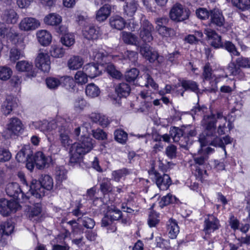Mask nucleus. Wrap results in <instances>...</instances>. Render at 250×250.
<instances>
[{
	"label": "nucleus",
	"instance_id": "f257e3e1",
	"mask_svg": "<svg viewBox=\"0 0 250 250\" xmlns=\"http://www.w3.org/2000/svg\"><path fill=\"white\" fill-rule=\"evenodd\" d=\"M202 125L207 130V136L200 135L199 137V142L200 146L202 147L208 144L215 146H219L222 148L226 155L225 146L223 140L219 137H216L213 140L210 141L208 140L209 136L213 135L215 133V118L212 114L210 115H204L202 121Z\"/></svg>",
	"mask_w": 250,
	"mask_h": 250
},
{
	"label": "nucleus",
	"instance_id": "f03ea898",
	"mask_svg": "<svg viewBox=\"0 0 250 250\" xmlns=\"http://www.w3.org/2000/svg\"><path fill=\"white\" fill-rule=\"evenodd\" d=\"M82 133L83 134L79 142L74 143L70 148L69 153L71 163H80L83 156L93 148L92 139L85 136L83 131Z\"/></svg>",
	"mask_w": 250,
	"mask_h": 250
},
{
	"label": "nucleus",
	"instance_id": "7ed1b4c3",
	"mask_svg": "<svg viewBox=\"0 0 250 250\" xmlns=\"http://www.w3.org/2000/svg\"><path fill=\"white\" fill-rule=\"evenodd\" d=\"M169 132L175 142H179L181 147L188 150L192 144L190 137L195 136L197 133L194 128L188 125L182 129L173 127L170 128Z\"/></svg>",
	"mask_w": 250,
	"mask_h": 250
},
{
	"label": "nucleus",
	"instance_id": "20e7f679",
	"mask_svg": "<svg viewBox=\"0 0 250 250\" xmlns=\"http://www.w3.org/2000/svg\"><path fill=\"white\" fill-rule=\"evenodd\" d=\"M53 186L52 178L48 175L42 177L41 182L33 180L30 186L31 200L35 198L39 200L44 195V189L50 190Z\"/></svg>",
	"mask_w": 250,
	"mask_h": 250
},
{
	"label": "nucleus",
	"instance_id": "39448f33",
	"mask_svg": "<svg viewBox=\"0 0 250 250\" xmlns=\"http://www.w3.org/2000/svg\"><path fill=\"white\" fill-rule=\"evenodd\" d=\"M60 119H63L61 117H57L55 120L48 122L46 120L38 121L33 122L30 124L31 128L39 129L43 132L45 135L49 137V136H52L55 133V129L58 127L59 129L61 128L63 124L59 123V120Z\"/></svg>",
	"mask_w": 250,
	"mask_h": 250
},
{
	"label": "nucleus",
	"instance_id": "423d86ee",
	"mask_svg": "<svg viewBox=\"0 0 250 250\" xmlns=\"http://www.w3.org/2000/svg\"><path fill=\"white\" fill-rule=\"evenodd\" d=\"M5 191L7 194L14 198H19L20 196L21 198H23L24 195L26 198L30 199V202L31 203L33 200H31L30 197L26 194L30 192V187L28 185L22 186L21 188L20 187L19 185L16 182H12L7 184L5 188Z\"/></svg>",
	"mask_w": 250,
	"mask_h": 250
},
{
	"label": "nucleus",
	"instance_id": "0eeeda50",
	"mask_svg": "<svg viewBox=\"0 0 250 250\" xmlns=\"http://www.w3.org/2000/svg\"><path fill=\"white\" fill-rule=\"evenodd\" d=\"M212 69L209 63H207L204 66L202 74L203 85L205 90L209 92H215L217 89L216 78L212 75Z\"/></svg>",
	"mask_w": 250,
	"mask_h": 250
},
{
	"label": "nucleus",
	"instance_id": "6e6552de",
	"mask_svg": "<svg viewBox=\"0 0 250 250\" xmlns=\"http://www.w3.org/2000/svg\"><path fill=\"white\" fill-rule=\"evenodd\" d=\"M209 110L207 107L205 106L202 107H197L192 110V112H194L195 115H205L204 114L207 113ZM210 113L209 115H210ZM215 118V122L216 120L219 121L220 124L218 126L217 129V133L219 135H222L225 133V129L226 128V124L227 122V118L223 116L222 112H218L216 114V117L214 115Z\"/></svg>",
	"mask_w": 250,
	"mask_h": 250
},
{
	"label": "nucleus",
	"instance_id": "1a4fd4ad",
	"mask_svg": "<svg viewBox=\"0 0 250 250\" xmlns=\"http://www.w3.org/2000/svg\"><path fill=\"white\" fill-rule=\"evenodd\" d=\"M59 123L63 124L62 126L58 130L60 142L63 147H67L72 143V140L69 137V124L65 119H60Z\"/></svg>",
	"mask_w": 250,
	"mask_h": 250
},
{
	"label": "nucleus",
	"instance_id": "9d476101",
	"mask_svg": "<svg viewBox=\"0 0 250 250\" xmlns=\"http://www.w3.org/2000/svg\"><path fill=\"white\" fill-rule=\"evenodd\" d=\"M50 56L46 50H40L35 60L36 66L44 72H48L50 69Z\"/></svg>",
	"mask_w": 250,
	"mask_h": 250
},
{
	"label": "nucleus",
	"instance_id": "9b49d317",
	"mask_svg": "<svg viewBox=\"0 0 250 250\" xmlns=\"http://www.w3.org/2000/svg\"><path fill=\"white\" fill-rule=\"evenodd\" d=\"M219 220L213 215H208L204 221L203 231L205 233L204 239H208L210 234L220 228Z\"/></svg>",
	"mask_w": 250,
	"mask_h": 250
},
{
	"label": "nucleus",
	"instance_id": "f8f14e48",
	"mask_svg": "<svg viewBox=\"0 0 250 250\" xmlns=\"http://www.w3.org/2000/svg\"><path fill=\"white\" fill-rule=\"evenodd\" d=\"M5 129L10 136L18 135L23 130V125L18 118L12 117L9 119Z\"/></svg>",
	"mask_w": 250,
	"mask_h": 250
},
{
	"label": "nucleus",
	"instance_id": "ddd939ff",
	"mask_svg": "<svg viewBox=\"0 0 250 250\" xmlns=\"http://www.w3.org/2000/svg\"><path fill=\"white\" fill-rule=\"evenodd\" d=\"M189 15L188 10L184 8L181 4L174 5L169 13L170 19L176 21H182L187 19Z\"/></svg>",
	"mask_w": 250,
	"mask_h": 250
},
{
	"label": "nucleus",
	"instance_id": "4468645a",
	"mask_svg": "<svg viewBox=\"0 0 250 250\" xmlns=\"http://www.w3.org/2000/svg\"><path fill=\"white\" fill-rule=\"evenodd\" d=\"M20 208L19 204L16 201L0 199V213L2 216H7L11 212H16Z\"/></svg>",
	"mask_w": 250,
	"mask_h": 250
},
{
	"label": "nucleus",
	"instance_id": "2eb2a0df",
	"mask_svg": "<svg viewBox=\"0 0 250 250\" xmlns=\"http://www.w3.org/2000/svg\"><path fill=\"white\" fill-rule=\"evenodd\" d=\"M40 26L39 20L32 17H25L22 19L18 24V27L21 31H33Z\"/></svg>",
	"mask_w": 250,
	"mask_h": 250
},
{
	"label": "nucleus",
	"instance_id": "dca6fc26",
	"mask_svg": "<svg viewBox=\"0 0 250 250\" xmlns=\"http://www.w3.org/2000/svg\"><path fill=\"white\" fill-rule=\"evenodd\" d=\"M19 100L17 98L8 95L1 106V111L6 116L9 115L12 110L18 106Z\"/></svg>",
	"mask_w": 250,
	"mask_h": 250
},
{
	"label": "nucleus",
	"instance_id": "f3484780",
	"mask_svg": "<svg viewBox=\"0 0 250 250\" xmlns=\"http://www.w3.org/2000/svg\"><path fill=\"white\" fill-rule=\"evenodd\" d=\"M14 228L10 222H5L0 225V246L7 244V238L13 232Z\"/></svg>",
	"mask_w": 250,
	"mask_h": 250
},
{
	"label": "nucleus",
	"instance_id": "a211bd4d",
	"mask_svg": "<svg viewBox=\"0 0 250 250\" xmlns=\"http://www.w3.org/2000/svg\"><path fill=\"white\" fill-rule=\"evenodd\" d=\"M154 179L158 188L162 190L167 189L171 184V181L168 175L161 174L156 171L153 172Z\"/></svg>",
	"mask_w": 250,
	"mask_h": 250
},
{
	"label": "nucleus",
	"instance_id": "6ab92c4d",
	"mask_svg": "<svg viewBox=\"0 0 250 250\" xmlns=\"http://www.w3.org/2000/svg\"><path fill=\"white\" fill-rule=\"evenodd\" d=\"M17 70L21 72H25L27 76L30 78L35 77L37 74V71L34 68L33 64L26 61L18 62L16 66Z\"/></svg>",
	"mask_w": 250,
	"mask_h": 250
},
{
	"label": "nucleus",
	"instance_id": "aec40b11",
	"mask_svg": "<svg viewBox=\"0 0 250 250\" xmlns=\"http://www.w3.org/2000/svg\"><path fill=\"white\" fill-rule=\"evenodd\" d=\"M34 163L39 169L44 168L48 167L51 162V158L46 156L42 152L38 151L35 153L33 157Z\"/></svg>",
	"mask_w": 250,
	"mask_h": 250
},
{
	"label": "nucleus",
	"instance_id": "412c9836",
	"mask_svg": "<svg viewBox=\"0 0 250 250\" xmlns=\"http://www.w3.org/2000/svg\"><path fill=\"white\" fill-rule=\"evenodd\" d=\"M140 52L141 54L149 62H154L158 58V53L152 50V48L148 44H145L140 47Z\"/></svg>",
	"mask_w": 250,
	"mask_h": 250
},
{
	"label": "nucleus",
	"instance_id": "4be33fe9",
	"mask_svg": "<svg viewBox=\"0 0 250 250\" xmlns=\"http://www.w3.org/2000/svg\"><path fill=\"white\" fill-rule=\"evenodd\" d=\"M153 30L152 25L147 21H144L140 37L145 42H150L153 40L151 32Z\"/></svg>",
	"mask_w": 250,
	"mask_h": 250
},
{
	"label": "nucleus",
	"instance_id": "5701e85b",
	"mask_svg": "<svg viewBox=\"0 0 250 250\" xmlns=\"http://www.w3.org/2000/svg\"><path fill=\"white\" fill-rule=\"evenodd\" d=\"M205 34L208 39L212 40L211 44L215 48H219L223 46V42H221V36L218 35L214 31L210 28L205 30Z\"/></svg>",
	"mask_w": 250,
	"mask_h": 250
},
{
	"label": "nucleus",
	"instance_id": "b1692460",
	"mask_svg": "<svg viewBox=\"0 0 250 250\" xmlns=\"http://www.w3.org/2000/svg\"><path fill=\"white\" fill-rule=\"evenodd\" d=\"M42 210V206L40 202L35 203L33 206L29 208L28 216L30 220L38 221Z\"/></svg>",
	"mask_w": 250,
	"mask_h": 250
},
{
	"label": "nucleus",
	"instance_id": "393cba45",
	"mask_svg": "<svg viewBox=\"0 0 250 250\" xmlns=\"http://www.w3.org/2000/svg\"><path fill=\"white\" fill-rule=\"evenodd\" d=\"M83 70L85 72L88 77L93 79L101 74V70H99L97 64L90 63L85 65Z\"/></svg>",
	"mask_w": 250,
	"mask_h": 250
},
{
	"label": "nucleus",
	"instance_id": "a878e982",
	"mask_svg": "<svg viewBox=\"0 0 250 250\" xmlns=\"http://www.w3.org/2000/svg\"><path fill=\"white\" fill-rule=\"evenodd\" d=\"M36 36L38 41L42 46H47L51 42V34L46 30L38 31L36 33Z\"/></svg>",
	"mask_w": 250,
	"mask_h": 250
},
{
	"label": "nucleus",
	"instance_id": "bb28decb",
	"mask_svg": "<svg viewBox=\"0 0 250 250\" xmlns=\"http://www.w3.org/2000/svg\"><path fill=\"white\" fill-rule=\"evenodd\" d=\"M2 19L8 24H15L19 19V15L13 9H6L2 15Z\"/></svg>",
	"mask_w": 250,
	"mask_h": 250
},
{
	"label": "nucleus",
	"instance_id": "cd10ccee",
	"mask_svg": "<svg viewBox=\"0 0 250 250\" xmlns=\"http://www.w3.org/2000/svg\"><path fill=\"white\" fill-rule=\"evenodd\" d=\"M43 21L47 25L57 26L62 22V18L56 13H51L45 16Z\"/></svg>",
	"mask_w": 250,
	"mask_h": 250
},
{
	"label": "nucleus",
	"instance_id": "c85d7f7f",
	"mask_svg": "<svg viewBox=\"0 0 250 250\" xmlns=\"http://www.w3.org/2000/svg\"><path fill=\"white\" fill-rule=\"evenodd\" d=\"M83 35L87 40H96L99 38V32L94 26L88 25L83 30Z\"/></svg>",
	"mask_w": 250,
	"mask_h": 250
},
{
	"label": "nucleus",
	"instance_id": "c756f323",
	"mask_svg": "<svg viewBox=\"0 0 250 250\" xmlns=\"http://www.w3.org/2000/svg\"><path fill=\"white\" fill-rule=\"evenodd\" d=\"M32 155V151L30 148V146L28 145L24 146L18 152L16 158L19 162H25Z\"/></svg>",
	"mask_w": 250,
	"mask_h": 250
},
{
	"label": "nucleus",
	"instance_id": "7c9ffc66",
	"mask_svg": "<svg viewBox=\"0 0 250 250\" xmlns=\"http://www.w3.org/2000/svg\"><path fill=\"white\" fill-rule=\"evenodd\" d=\"M89 118L93 122L99 124L102 127L107 126L110 123L107 117L100 113H92Z\"/></svg>",
	"mask_w": 250,
	"mask_h": 250
},
{
	"label": "nucleus",
	"instance_id": "2f4dec72",
	"mask_svg": "<svg viewBox=\"0 0 250 250\" xmlns=\"http://www.w3.org/2000/svg\"><path fill=\"white\" fill-rule=\"evenodd\" d=\"M6 39L10 40L14 44L21 43L24 41L22 34L16 31L12 28L10 29Z\"/></svg>",
	"mask_w": 250,
	"mask_h": 250
},
{
	"label": "nucleus",
	"instance_id": "473e14b6",
	"mask_svg": "<svg viewBox=\"0 0 250 250\" xmlns=\"http://www.w3.org/2000/svg\"><path fill=\"white\" fill-rule=\"evenodd\" d=\"M158 34L166 40L172 39L176 36V31L172 28L166 26L160 27L156 30Z\"/></svg>",
	"mask_w": 250,
	"mask_h": 250
},
{
	"label": "nucleus",
	"instance_id": "72a5a7b5",
	"mask_svg": "<svg viewBox=\"0 0 250 250\" xmlns=\"http://www.w3.org/2000/svg\"><path fill=\"white\" fill-rule=\"evenodd\" d=\"M110 12V6L105 4L97 12L96 18L99 21H103L108 18Z\"/></svg>",
	"mask_w": 250,
	"mask_h": 250
},
{
	"label": "nucleus",
	"instance_id": "f704fd0d",
	"mask_svg": "<svg viewBox=\"0 0 250 250\" xmlns=\"http://www.w3.org/2000/svg\"><path fill=\"white\" fill-rule=\"evenodd\" d=\"M167 229L169 237L171 239L175 238L179 232V228L175 220L169 219L167 225Z\"/></svg>",
	"mask_w": 250,
	"mask_h": 250
},
{
	"label": "nucleus",
	"instance_id": "c9c22d12",
	"mask_svg": "<svg viewBox=\"0 0 250 250\" xmlns=\"http://www.w3.org/2000/svg\"><path fill=\"white\" fill-rule=\"evenodd\" d=\"M83 64V59L78 56L71 57L68 61L67 65L71 70H77L81 68Z\"/></svg>",
	"mask_w": 250,
	"mask_h": 250
},
{
	"label": "nucleus",
	"instance_id": "e433bc0d",
	"mask_svg": "<svg viewBox=\"0 0 250 250\" xmlns=\"http://www.w3.org/2000/svg\"><path fill=\"white\" fill-rule=\"evenodd\" d=\"M85 93L90 98L98 97L100 90L99 87L93 83L88 84L85 88Z\"/></svg>",
	"mask_w": 250,
	"mask_h": 250
},
{
	"label": "nucleus",
	"instance_id": "4c0bfd02",
	"mask_svg": "<svg viewBox=\"0 0 250 250\" xmlns=\"http://www.w3.org/2000/svg\"><path fill=\"white\" fill-rule=\"evenodd\" d=\"M211 20L212 23L219 26H222L224 22V18L222 14L217 10L211 11Z\"/></svg>",
	"mask_w": 250,
	"mask_h": 250
},
{
	"label": "nucleus",
	"instance_id": "58836bf2",
	"mask_svg": "<svg viewBox=\"0 0 250 250\" xmlns=\"http://www.w3.org/2000/svg\"><path fill=\"white\" fill-rule=\"evenodd\" d=\"M64 53V49L60 45L53 44L50 47V53L51 56L54 58H62Z\"/></svg>",
	"mask_w": 250,
	"mask_h": 250
},
{
	"label": "nucleus",
	"instance_id": "ea45409f",
	"mask_svg": "<svg viewBox=\"0 0 250 250\" xmlns=\"http://www.w3.org/2000/svg\"><path fill=\"white\" fill-rule=\"evenodd\" d=\"M110 24L112 27L120 30L125 27V22L123 18L116 16L111 18Z\"/></svg>",
	"mask_w": 250,
	"mask_h": 250
},
{
	"label": "nucleus",
	"instance_id": "a19ab883",
	"mask_svg": "<svg viewBox=\"0 0 250 250\" xmlns=\"http://www.w3.org/2000/svg\"><path fill=\"white\" fill-rule=\"evenodd\" d=\"M106 213L113 221L118 220L122 215L119 209L112 206L107 207Z\"/></svg>",
	"mask_w": 250,
	"mask_h": 250
},
{
	"label": "nucleus",
	"instance_id": "79ce46f5",
	"mask_svg": "<svg viewBox=\"0 0 250 250\" xmlns=\"http://www.w3.org/2000/svg\"><path fill=\"white\" fill-rule=\"evenodd\" d=\"M233 6L242 11L250 8V0H231Z\"/></svg>",
	"mask_w": 250,
	"mask_h": 250
},
{
	"label": "nucleus",
	"instance_id": "37998d69",
	"mask_svg": "<svg viewBox=\"0 0 250 250\" xmlns=\"http://www.w3.org/2000/svg\"><path fill=\"white\" fill-rule=\"evenodd\" d=\"M106 71L111 77L114 79H120L123 76L120 71L117 70L114 65L112 63L107 64Z\"/></svg>",
	"mask_w": 250,
	"mask_h": 250
},
{
	"label": "nucleus",
	"instance_id": "c03bdc74",
	"mask_svg": "<svg viewBox=\"0 0 250 250\" xmlns=\"http://www.w3.org/2000/svg\"><path fill=\"white\" fill-rule=\"evenodd\" d=\"M61 41L64 45L68 47L71 46L75 42V36L72 33L65 34L62 37Z\"/></svg>",
	"mask_w": 250,
	"mask_h": 250
},
{
	"label": "nucleus",
	"instance_id": "a18cd8bd",
	"mask_svg": "<svg viewBox=\"0 0 250 250\" xmlns=\"http://www.w3.org/2000/svg\"><path fill=\"white\" fill-rule=\"evenodd\" d=\"M134 197L135 195L132 194L126 203V213L131 215L135 214L138 211L136 207L133 204L134 203Z\"/></svg>",
	"mask_w": 250,
	"mask_h": 250
},
{
	"label": "nucleus",
	"instance_id": "49530a36",
	"mask_svg": "<svg viewBox=\"0 0 250 250\" xmlns=\"http://www.w3.org/2000/svg\"><path fill=\"white\" fill-rule=\"evenodd\" d=\"M194 161L196 164L204 165L208 159V156L204 153L201 149H200L197 154H195L193 157Z\"/></svg>",
	"mask_w": 250,
	"mask_h": 250
},
{
	"label": "nucleus",
	"instance_id": "de8ad7c7",
	"mask_svg": "<svg viewBox=\"0 0 250 250\" xmlns=\"http://www.w3.org/2000/svg\"><path fill=\"white\" fill-rule=\"evenodd\" d=\"M181 84L185 90H190L195 93L198 92V85L195 82L192 81H183Z\"/></svg>",
	"mask_w": 250,
	"mask_h": 250
},
{
	"label": "nucleus",
	"instance_id": "09e8293b",
	"mask_svg": "<svg viewBox=\"0 0 250 250\" xmlns=\"http://www.w3.org/2000/svg\"><path fill=\"white\" fill-rule=\"evenodd\" d=\"M13 72L11 69L6 66H0V79L2 81H7L10 79Z\"/></svg>",
	"mask_w": 250,
	"mask_h": 250
},
{
	"label": "nucleus",
	"instance_id": "8fccbe9b",
	"mask_svg": "<svg viewBox=\"0 0 250 250\" xmlns=\"http://www.w3.org/2000/svg\"><path fill=\"white\" fill-rule=\"evenodd\" d=\"M60 85L65 87L66 89H73L74 82L72 77L63 76L60 78Z\"/></svg>",
	"mask_w": 250,
	"mask_h": 250
},
{
	"label": "nucleus",
	"instance_id": "3c124183",
	"mask_svg": "<svg viewBox=\"0 0 250 250\" xmlns=\"http://www.w3.org/2000/svg\"><path fill=\"white\" fill-rule=\"evenodd\" d=\"M76 15V21L80 25L85 26L88 23L89 18L85 12L77 11Z\"/></svg>",
	"mask_w": 250,
	"mask_h": 250
},
{
	"label": "nucleus",
	"instance_id": "603ef678",
	"mask_svg": "<svg viewBox=\"0 0 250 250\" xmlns=\"http://www.w3.org/2000/svg\"><path fill=\"white\" fill-rule=\"evenodd\" d=\"M23 56V51L16 48H12L10 51L9 59L12 62H15Z\"/></svg>",
	"mask_w": 250,
	"mask_h": 250
},
{
	"label": "nucleus",
	"instance_id": "864d4df0",
	"mask_svg": "<svg viewBox=\"0 0 250 250\" xmlns=\"http://www.w3.org/2000/svg\"><path fill=\"white\" fill-rule=\"evenodd\" d=\"M222 47L227 50L231 55L239 56V53L237 50L235 45L230 41H226Z\"/></svg>",
	"mask_w": 250,
	"mask_h": 250
},
{
	"label": "nucleus",
	"instance_id": "5fc2aeb1",
	"mask_svg": "<svg viewBox=\"0 0 250 250\" xmlns=\"http://www.w3.org/2000/svg\"><path fill=\"white\" fill-rule=\"evenodd\" d=\"M46 83L49 89H56L60 85V78L49 77L46 79Z\"/></svg>",
	"mask_w": 250,
	"mask_h": 250
},
{
	"label": "nucleus",
	"instance_id": "6e6d98bb",
	"mask_svg": "<svg viewBox=\"0 0 250 250\" xmlns=\"http://www.w3.org/2000/svg\"><path fill=\"white\" fill-rule=\"evenodd\" d=\"M100 190L103 194H106L112 190V187L110 180L108 178H104L100 184Z\"/></svg>",
	"mask_w": 250,
	"mask_h": 250
},
{
	"label": "nucleus",
	"instance_id": "4d7b16f0",
	"mask_svg": "<svg viewBox=\"0 0 250 250\" xmlns=\"http://www.w3.org/2000/svg\"><path fill=\"white\" fill-rule=\"evenodd\" d=\"M159 222V215L155 211H152L150 213L148 219V224L150 227H156Z\"/></svg>",
	"mask_w": 250,
	"mask_h": 250
},
{
	"label": "nucleus",
	"instance_id": "13d9d810",
	"mask_svg": "<svg viewBox=\"0 0 250 250\" xmlns=\"http://www.w3.org/2000/svg\"><path fill=\"white\" fill-rule=\"evenodd\" d=\"M75 80L76 83L79 84H84L87 82V76L85 72L78 71L75 75Z\"/></svg>",
	"mask_w": 250,
	"mask_h": 250
},
{
	"label": "nucleus",
	"instance_id": "bf43d9fd",
	"mask_svg": "<svg viewBox=\"0 0 250 250\" xmlns=\"http://www.w3.org/2000/svg\"><path fill=\"white\" fill-rule=\"evenodd\" d=\"M139 72L138 69L133 68L126 72V81L134 82L139 75Z\"/></svg>",
	"mask_w": 250,
	"mask_h": 250
},
{
	"label": "nucleus",
	"instance_id": "052dcab7",
	"mask_svg": "<svg viewBox=\"0 0 250 250\" xmlns=\"http://www.w3.org/2000/svg\"><path fill=\"white\" fill-rule=\"evenodd\" d=\"M127 9H126V13L130 17L135 13L137 9V4L134 0H130L127 2V4L126 5Z\"/></svg>",
	"mask_w": 250,
	"mask_h": 250
},
{
	"label": "nucleus",
	"instance_id": "680f3d73",
	"mask_svg": "<svg viewBox=\"0 0 250 250\" xmlns=\"http://www.w3.org/2000/svg\"><path fill=\"white\" fill-rule=\"evenodd\" d=\"M176 198L172 194L169 193L166 196H164L160 202L161 206H167L170 203H174L176 201Z\"/></svg>",
	"mask_w": 250,
	"mask_h": 250
},
{
	"label": "nucleus",
	"instance_id": "e2e57ef3",
	"mask_svg": "<svg viewBox=\"0 0 250 250\" xmlns=\"http://www.w3.org/2000/svg\"><path fill=\"white\" fill-rule=\"evenodd\" d=\"M92 135L94 138L98 140H104L107 138L106 133L101 129H97L92 130Z\"/></svg>",
	"mask_w": 250,
	"mask_h": 250
},
{
	"label": "nucleus",
	"instance_id": "0e129e2a",
	"mask_svg": "<svg viewBox=\"0 0 250 250\" xmlns=\"http://www.w3.org/2000/svg\"><path fill=\"white\" fill-rule=\"evenodd\" d=\"M144 78L146 80L145 83L146 87L151 86L154 89H157L158 88V85L154 81L148 74H144Z\"/></svg>",
	"mask_w": 250,
	"mask_h": 250
},
{
	"label": "nucleus",
	"instance_id": "69168bd1",
	"mask_svg": "<svg viewBox=\"0 0 250 250\" xmlns=\"http://www.w3.org/2000/svg\"><path fill=\"white\" fill-rule=\"evenodd\" d=\"M11 158L10 152L6 149L0 148V162L9 161Z\"/></svg>",
	"mask_w": 250,
	"mask_h": 250
},
{
	"label": "nucleus",
	"instance_id": "338daca9",
	"mask_svg": "<svg viewBox=\"0 0 250 250\" xmlns=\"http://www.w3.org/2000/svg\"><path fill=\"white\" fill-rule=\"evenodd\" d=\"M115 139L119 143L124 144L125 143V132L122 129H117L114 132Z\"/></svg>",
	"mask_w": 250,
	"mask_h": 250
},
{
	"label": "nucleus",
	"instance_id": "774afa93",
	"mask_svg": "<svg viewBox=\"0 0 250 250\" xmlns=\"http://www.w3.org/2000/svg\"><path fill=\"white\" fill-rule=\"evenodd\" d=\"M105 55L103 50H97L95 49L93 51L92 55H91V56L94 60L99 62L103 60Z\"/></svg>",
	"mask_w": 250,
	"mask_h": 250
}]
</instances>
